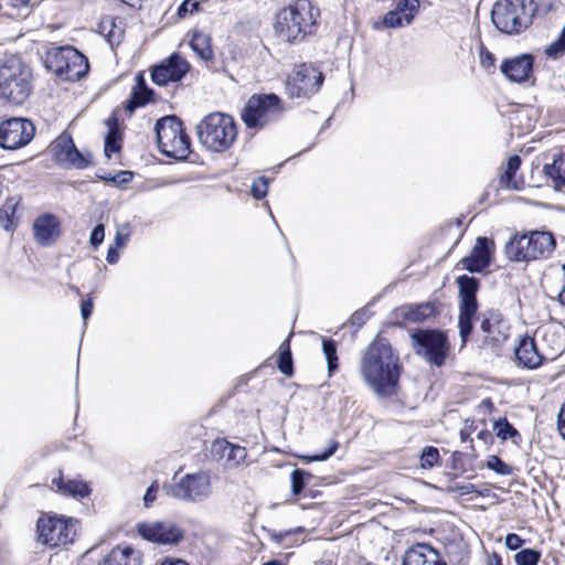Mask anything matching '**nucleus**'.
<instances>
[{
    "label": "nucleus",
    "instance_id": "de8ad7c7",
    "mask_svg": "<svg viewBox=\"0 0 565 565\" xmlns=\"http://www.w3.org/2000/svg\"><path fill=\"white\" fill-rule=\"evenodd\" d=\"M338 441L335 440H330L329 443V447L326 451L323 452H320V454H316L311 457H308V460L309 461H323V460H327L329 459L338 449Z\"/></svg>",
    "mask_w": 565,
    "mask_h": 565
},
{
    "label": "nucleus",
    "instance_id": "c756f323",
    "mask_svg": "<svg viewBox=\"0 0 565 565\" xmlns=\"http://www.w3.org/2000/svg\"><path fill=\"white\" fill-rule=\"evenodd\" d=\"M504 252L507 257L512 262H531L533 260L526 233L515 234L505 244Z\"/></svg>",
    "mask_w": 565,
    "mask_h": 565
},
{
    "label": "nucleus",
    "instance_id": "603ef678",
    "mask_svg": "<svg viewBox=\"0 0 565 565\" xmlns=\"http://www.w3.org/2000/svg\"><path fill=\"white\" fill-rule=\"evenodd\" d=\"M158 491H159V483H158V481H153L150 484V487L147 489V491L143 495L145 507L149 508L156 501Z\"/></svg>",
    "mask_w": 565,
    "mask_h": 565
},
{
    "label": "nucleus",
    "instance_id": "37998d69",
    "mask_svg": "<svg viewBox=\"0 0 565 565\" xmlns=\"http://www.w3.org/2000/svg\"><path fill=\"white\" fill-rule=\"evenodd\" d=\"M120 149V137L116 128L110 127L106 138L104 152L106 157L110 158L113 153L118 152Z\"/></svg>",
    "mask_w": 565,
    "mask_h": 565
},
{
    "label": "nucleus",
    "instance_id": "20e7f679",
    "mask_svg": "<svg viewBox=\"0 0 565 565\" xmlns=\"http://www.w3.org/2000/svg\"><path fill=\"white\" fill-rule=\"evenodd\" d=\"M196 134L204 148L212 152H223L235 142L237 128L232 116L212 113L198 124Z\"/></svg>",
    "mask_w": 565,
    "mask_h": 565
},
{
    "label": "nucleus",
    "instance_id": "7c9ffc66",
    "mask_svg": "<svg viewBox=\"0 0 565 565\" xmlns=\"http://www.w3.org/2000/svg\"><path fill=\"white\" fill-rule=\"evenodd\" d=\"M521 166V158L518 154L510 157L502 168L503 171L499 177V183L502 188L520 191L524 185L522 178L516 177V172Z\"/></svg>",
    "mask_w": 565,
    "mask_h": 565
},
{
    "label": "nucleus",
    "instance_id": "c9c22d12",
    "mask_svg": "<svg viewBox=\"0 0 565 565\" xmlns=\"http://www.w3.org/2000/svg\"><path fill=\"white\" fill-rule=\"evenodd\" d=\"M152 94L153 92L147 87L143 76L138 74L136 77V86L127 104V110L132 113L136 108L146 105L151 100Z\"/></svg>",
    "mask_w": 565,
    "mask_h": 565
},
{
    "label": "nucleus",
    "instance_id": "6e6d98bb",
    "mask_svg": "<svg viewBox=\"0 0 565 565\" xmlns=\"http://www.w3.org/2000/svg\"><path fill=\"white\" fill-rule=\"evenodd\" d=\"M134 178L132 172L121 171L111 178V181L117 185H122L130 182Z\"/></svg>",
    "mask_w": 565,
    "mask_h": 565
},
{
    "label": "nucleus",
    "instance_id": "f8f14e48",
    "mask_svg": "<svg viewBox=\"0 0 565 565\" xmlns=\"http://www.w3.org/2000/svg\"><path fill=\"white\" fill-rule=\"evenodd\" d=\"M36 534L38 542L49 547L71 543L75 535L73 519L42 514L36 522Z\"/></svg>",
    "mask_w": 565,
    "mask_h": 565
},
{
    "label": "nucleus",
    "instance_id": "f257e3e1",
    "mask_svg": "<svg viewBox=\"0 0 565 565\" xmlns=\"http://www.w3.org/2000/svg\"><path fill=\"white\" fill-rule=\"evenodd\" d=\"M402 364L387 339L377 335L365 349L360 363L363 382L380 397L397 394Z\"/></svg>",
    "mask_w": 565,
    "mask_h": 565
},
{
    "label": "nucleus",
    "instance_id": "393cba45",
    "mask_svg": "<svg viewBox=\"0 0 565 565\" xmlns=\"http://www.w3.org/2000/svg\"><path fill=\"white\" fill-rule=\"evenodd\" d=\"M540 351L536 338L529 335L521 338L515 348V358L519 365L530 370L541 366L544 359Z\"/></svg>",
    "mask_w": 565,
    "mask_h": 565
},
{
    "label": "nucleus",
    "instance_id": "4468645a",
    "mask_svg": "<svg viewBox=\"0 0 565 565\" xmlns=\"http://www.w3.org/2000/svg\"><path fill=\"white\" fill-rule=\"evenodd\" d=\"M35 134L34 125L25 118H10L0 124V147L15 150L26 146Z\"/></svg>",
    "mask_w": 565,
    "mask_h": 565
},
{
    "label": "nucleus",
    "instance_id": "72a5a7b5",
    "mask_svg": "<svg viewBox=\"0 0 565 565\" xmlns=\"http://www.w3.org/2000/svg\"><path fill=\"white\" fill-rule=\"evenodd\" d=\"M271 541L280 545L284 548H290L296 545H300L305 542L306 531L303 527H296L287 531H267Z\"/></svg>",
    "mask_w": 565,
    "mask_h": 565
},
{
    "label": "nucleus",
    "instance_id": "dca6fc26",
    "mask_svg": "<svg viewBox=\"0 0 565 565\" xmlns=\"http://www.w3.org/2000/svg\"><path fill=\"white\" fill-rule=\"evenodd\" d=\"M137 531L142 539L163 545L178 544L183 539V531L171 521L142 522Z\"/></svg>",
    "mask_w": 565,
    "mask_h": 565
},
{
    "label": "nucleus",
    "instance_id": "f704fd0d",
    "mask_svg": "<svg viewBox=\"0 0 565 565\" xmlns=\"http://www.w3.org/2000/svg\"><path fill=\"white\" fill-rule=\"evenodd\" d=\"M21 199L19 196H9L0 207V226L4 231H13L19 222L17 215Z\"/></svg>",
    "mask_w": 565,
    "mask_h": 565
},
{
    "label": "nucleus",
    "instance_id": "a878e982",
    "mask_svg": "<svg viewBox=\"0 0 565 565\" xmlns=\"http://www.w3.org/2000/svg\"><path fill=\"white\" fill-rule=\"evenodd\" d=\"M212 454L220 460H224L228 469L238 467L247 457L245 447L234 445L226 439L215 440L212 445Z\"/></svg>",
    "mask_w": 565,
    "mask_h": 565
},
{
    "label": "nucleus",
    "instance_id": "e2e57ef3",
    "mask_svg": "<svg viewBox=\"0 0 565 565\" xmlns=\"http://www.w3.org/2000/svg\"><path fill=\"white\" fill-rule=\"evenodd\" d=\"M121 2L129 4L130 7L141 6L143 0H120Z\"/></svg>",
    "mask_w": 565,
    "mask_h": 565
},
{
    "label": "nucleus",
    "instance_id": "3c124183",
    "mask_svg": "<svg viewBox=\"0 0 565 565\" xmlns=\"http://www.w3.org/2000/svg\"><path fill=\"white\" fill-rule=\"evenodd\" d=\"M104 237L105 227L103 224H97L90 233L89 243L93 247H97L103 243Z\"/></svg>",
    "mask_w": 565,
    "mask_h": 565
},
{
    "label": "nucleus",
    "instance_id": "4c0bfd02",
    "mask_svg": "<svg viewBox=\"0 0 565 565\" xmlns=\"http://www.w3.org/2000/svg\"><path fill=\"white\" fill-rule=\"evenodd\" d=\"M322 352L327 360L328 375L332 376L339 367V358L337 353V345L332 339L322 340Z\"/></svg>",
    "mask_w": 565,
    "mask_h": 565
},
{
    "label": "nucleus",
    "instance_id": "a19ab883",
    "mask_svg": "<svg viewBox=\"0 0 565 565\" xmlns=\"http://www.w3.org/2000/svg\"><path fill=\"white\" fill-rule=\"evenodd\" d=\"M541 553L533 548H524L514 555L516 565H537Z\"/></svg>",
    "mask_w": 565,
    "mask_h": 565
},
{
    "label": "nucleus",
    "instance_id": "4be33fe9",
    "mask_svg": "<svg viewBox=\"0 0 565 565\" xmlns=\"http://www.w3.org/2000/svg\"><path fill=\"white\" fill-rule=\"evenodd\" d=\"M58 218L50 213L40 215L33 223V235L42 246L52 245L61 234Z\"/></svg>",
    "mask_w": 565,
    "mask_h": 565
},
{
    "label": "nucleus",
    "instance_id": "c85d7f7f",
    "mask_svg": "<svg viewBox=\"0 0 565 565\" xmlns=\"http://www.w3.org/2000/svg\"><path fill=\"white\" fill-rule=\"evenodd\" d=\"M97 565H141L139 551L126 546L113 548Z\"/></svg>",
    "mask_w": 565,
    "mask_h": 565
},
{
    "label": "nucleus",
    "instance_id": "680f3d73",
    "mask_svg": "<svg viewBox=\"0 0 565 565\" xmlns=\"http://www.w3.org/2000/svg\"><path fill=\"white\" fill-rule=\"evenodd\" d=\"M161 565H189L182 559H166Z\"/></svg>",
    "mask_w": 565,
    "mask_h": 565
},
{
    "label": "nucleus",
    "instance_id": "b1692460",
    "mask_svg": "<svg viewBox=\"0 0 565 565\" xmlns=\"http://www.w3.org/2000/svg\"><path fill=\"white\" fill-rule=\"evenodd\" d=\"M437 312L433 302L403 305L394 310L398 323H420Z\"/></svg>",
    "mask_w": 565,
    "mask_h": 565
},
{
    "label": "nucleus",
    "instance_id": "f3484780",
    "mask_svg": "<svg viewBox=\"0 0 565 565\" xmlns=\"http://www.w3.org/2000/svg\"><path fill=\"white\" fill-rule=\"evenodd\" d=\"M53 151L56 160L77 169H85L89 166V159L76 147L71 135L64 132L53 142Z\"/></svg>",
    "mask_w": 565,
    "mask_h": 565
},
{
    "label": "nucleus",
    "instance_id": "09e8293b",
    "mask_svg": "<svg viewBox=\"0 0 565 565\" xmlns=\"http://www.w3.org/2000/svg\"><path fill=\"white\" fill-rule=\"evenodd\" d=\"M130 236L129 226L125 225L117 230L114 244L116 247H124L127 245Z\"/></svg>",
    "mask_w": 565,
    "mask_h": 565
},
{
    "label": "nucleus",
    "instance_id": "79ce46f5",
    "mask_svg": "<svg viewBox=\"0 0 565 565\" xmlns=\"http://www.w3.org/2000/svg\"><path fill=\"white\" fill-rule=\"evenodd\" d=\"M439 459H440V456H439L438 449L433 446H426L422 450L420 466L424 469H430V468L435 467L436 465H438Z\"/></svg>",
    "mask_w": 565,
    "mask_h": 565
},
{
    "label": "nucleus",
    "instance_id": "bf43d9fd",
    "mask_svg": "<svg viewBox=\"0 0 565 565\" xmlns=\"http://www.w3.org/2000/svg\"><path fill=\"white\" fill-rule=\"evenodd\" d=\"M118 248L113 244L108 247L106 260L111 265L116 264L119 259Z\"/></svg>",
    "mask_w": 565,
    "mask_h": 565
},
{
    "label": "nucleus",
    "instance_id": "473e14b6",
    "mask_svg": "<svg viewBox=\"0 0 565 565\" xmlns=\"http://www.w3.org/2000/svg\"><path fill=\"white\" fill-rule=\"evenodd\" d=\"M53 484L57 488V490L68 497L75 499H83L90 494L92 489L87 482L76 479L64 480L63 477H58L53 479Z\"/></svg>",
    "mask_w": 565,
    "mask_h": 565
},
{
    "label": "nucleus",
    "instance_id": "052dcab7",
    "mask_svg": "<svg viewBox=\"0 0 565 565\" xmlns=\"http://www.w3.org/2000/svg\"><path fill=\"white\" fill-rule=\"evenodd\" d=\"M488 565H502V558L498 553H492L488 557Z\"/></svg>",
    "mask_w": 565,
    "mask_h": 565
},
{
    "label": "nucleus",
    "instance_id": "a18cd8bd",
    "mask_svg": "<svg viewBox=\"0 0 565 565\" xmlns=\"http://www.w3.org/2000/svg\"><path fill=\"white\" fill-rule=\"evenodd\" d=\"M486 467L501 476H509L512 472V468L494 455L488 458Z\"/></svg>",
    "mask_w": 565,
    "mask_h": 565
},
{
    "label": "nucleus",
    "instance_id": "ddd939ff",
    "mask_svg": "<svg viewBox=\"0 0 565 565\" xmlns=\"http://www.w3.org/2000/svg\"><path fill=\"white\" fill-rule=\"evenodd\" d=\"M323 78V74L312 65L301 64L289 75L287 92L290 97L309 98L320 89Z\"/></svg>",
    "mask_w": 565,
    "mask_h": 565
},
{
    "label": "nucleus",
    "instance_id": "2eb2a0df",
    "mask_svg": "<svg viewBox=\"0 0 565 565\" xmlns=\"http://www.w3.org/2000/svg\"><path fill=\"white\" fill-rule=\"evenodd\" d=\"M480 329L483 333V344L492 349L499 348L510 337V323L498 309H489L481 315Z\"/></svg>",
    "mask_w": 565,
    "mask_h": 565
},
{
    "label": "nucleus",
    "instance_id": "ea45409f",
    "mask_svg": "<svg viewBox=\"0 0 565 565\" xmlns=\"http://www.w3.org/2000/svg\"><path fill=\"white\" fill-rule=\"evenodd\" d=\"M278 369L287 376L292 375V358L289 340H285L279 347Z\"/></svg>",
    "mask_w": 565,
    "mask_h": 565
},
{
    "label": "nucleus",
    "instance_id": "8fccbe9b",
    "mask_svg": "<svg viewBox=\"0 0 565 565\" xmlns=\"http://www.w3.org/2000/svg\"><path fill=\"white\" fill-rule=\"evenodd\" d=\"M495 58L494 55L487 51L484 47H481L480 50V64L481 66L488 71L491 72L492 68H494Z\"/></svg>",
    "mask_w": 565,
    "mask_h": 565
},
{
    "label": "nucleus",
    "instance_id": "412c9836",
    "mask_svg": "<svg viewBox=\"0 0 565 565\" xmlns=\"http://www.w3.org/2000/svg\"><path fill=\"white\" fill-rule=\"evenodd\" d=\"M540 352L544 361H554L565 350V340L553 328H543L536 332Z\"/></svg>",
    "mask_w": 565,
    "mask_h": 565
},
{
    "label": "nucleus",
    "instance_id": "0e129e2a",
    "mask_svg": "<svg viewBox=\"0 0 565 565\" xmlns=\"http://www.w3.org/2000/svg\"><path fill=\"white\" fill-rule=\"evenodd\" d=\"M31 0H14L13 6L28 4Z\"/></svg>",
    "mask_w": 565,
    "mask_h": 565
},
{
    "label": "nucleus",
    "instance_id": "338daca9",
    "mask_svg": "<svg viewBox=\"0 0 565 565\" xmlns=\"http://www.w3.org/2000/svg\"><path fill=\"white\" fill-rule=\"evenodd\" d=\"M316 565H332V564L329 562H319V563H316Z\"/></svg>",
    "mask_w": 565,
    "mask_h": 565
},
{
    "label": "nucleus",
    "instance_id": "6ab92c4d",
    "mask_svg": "<svg viewBox=\"0 0 565 565\" xmlns=\"http://www.w3.org/2000/svg\"><path fill=\"white\" fill-rule=\"evenodd\" d=\"M533 65V55L520 54L510 58H505L500 65V71L510 82L522 84L529 82L532 78Z\"/></svg>",
    "mask_w": 565,
    "mask_h": 565
},
{
    "label": "nucleus",
    "instance_id": "58836bf2",
    "mask_svg": "<svg viewBox=\"0 0 565 565\" xmlns=\"http://www.w3.org/2000/svg\"><path fill=\"white\" fill-rule=\"evenodd\" d=\"M493 430L498 438L502 440L511 439L513 443H518L520 433L508 422L507 418H499L493 424Z\"/></svg>",
    "mask_w": 565,
    "mask_h": 565
},
{
    "label": "nucleus",
    "instance_id": "9d476101",
    "mask_svg": "<svg viewBox=\"0 0 565 565\" xmlns=\"http://www.w3.org/2000/svg\"><path fill=\"white\" fill-rule=\"evenodd\" d=\"M412 344L417 355L436 366L445 363L449 342L447 335L439 330L418 329L411 334Z\"/></svg>",
    "mask_w": 565,
    "mask_h": 565
},
{
    "label": "nucleus",
    "instance_id": "5701e85b",
    "mask_svg": "<svg viewBox=\"0 0 565 565\" xmlns=\"http://www.w3.org/2000/svg\"><path fill=\"white\" fill-rule=\"evenodd\" d=\"M419 9V0H401L394 10L383 18L386 28L396 29L411 24Z\"/></svg>",
    "mask_w": 565,
    "mask_h": 565
},
{
    "label": "nucleus",
    "instance_id": "774afa93",
    "mask_svg": "<svg viewBox=\"0 0 565 565\" xmlns=\"http://www.w3.org/2000/svg\"><path fill=\"white\" fill-rule=\"evenodd\" d=\"M72 289L75 290L76 292H78V288L72 287Z\"/></svg>",
    "mask_w": 565,
    "mask_h": 565
},
{
    "label": "nucleus",
    "instance_id": "4d7b16f0",
    "mask_svg": "<svg viewBox=\"0 0 565 565\" xmlns=\"http://www.w3.org/2000/svg\"><path fill=\"white\" fill-rule=\"evenodd\" d=\"M557 428H558L561 436L565 439V401L558 412Z\"/></svg>",
    "mask_w": 565,
    "mask_h": 565
},
{
    "label": "nucleus",
    "instance_id": "f03ea898",
    "mask_svg": "<svg viewBox=\"0 0 565 565\" xmlns=\"http://www.w3.org/2000/svg\"><path fill=\"white\" fill-rule=\"evenodd\" d=\"M319 14L310 0H296L277 13L275 32L284 42L299 43L316 32Z\"/></svg>",
    "mask_w": 565,
    "mask_h": 565
},
{
    "label": "nucleus",
    "instance_id": "cd10ccee",
    "mask_svg": "<svg viewBox=\"0 0 565 565\" xmlns=\"http://www.w3.org/2000/svg\"><path fill=\"white\" fill-rule=\"evenodd\" d=\"M533 260L548 258L556 247L552 233L544 231H532L526 233Z\"/></svg>",
    "mask_w": 565,
    "mask_h": 565
},
{
    "label": "nucleus",
    "instance_id": "0eeeda50",
    "mask_svg": "<svg viewBox=\"0 0 565 565\" xmlns=\"http://www.w3.org/2000/svg\"><path fill=\"white\" fill-rule=\"evenodd\" d=\"M47 67L60 78L76 82L88 72L87 58L73 46L55 47L47 52Z\"/></svg>",
    "mask_w": 565,
    "mask_h": 565
},
{
    "label": "nucleus",
    "instance_id": "864d4df0",
    "mask_svg": "<svg viewBox=\"0 0 565 565\" xmlns=\"http://www.w3.org/2000/svg\"><path fill=\"white\" fill-rule=\"evenodd\" d=\"M524 543V540H522L518 534L510 533L505 536L504 544L505 546L511 550L515 551L521 547V545Z\"/></svg>",
    "mask_w": 565,
    "mask_h": 565
},
{
    "label": "nucleus",
    "instance_id": "2f4dec72",
    "mask_svg": "<svg viewBox=\"0 0 565 565\" xmlns=\"http://www.w3.org/2000/svg\"><path fill=\"white\" fill-rule=\"evenodd\" d=\"M544 175L552 182L556 190L565 185V154L557 152L552 156V161L543 168Z\"/></svg>",
    "mask_w": 565,
    "mask_h": 565
},
{
    "label": "nucleus",
    "instance_id": "13d9d810",
    "mask_svg": "<svg viewBox=\"0 0 565 565\" xmlns=\"http://www.w3.org/2000/svg\"><path fill=\"white\" fill-rule=\"evenodd\" d=\"M93 312V300L89 298L84 300L81 305V315L84 320H87Z\"/></svg>",
    "mask_w": 565,
    "mask_h": 565
},
{
    "label": "nucleus",
    "instance_id": "69168bd1",
    "mask_svg": "<svg viewBox=\"0 0 565 565\" xmlns=\"http://www.w3.org/2000/svg\"><path fill=\"white\" fill-rule=\"evenodd\" d=\"M482 403L486 405V407H490V408L493 407V404L490 399H484Z\"/></svg>",
    "mask_w": 565,
    "mask_h": 565
},
{
    "label": "nucleus",
    "instance_id": "6e6552de",
    "mask_svg": "<svg viewBox=\"0 0 565 565\" xmlns=\"http://www.w3.org/2000/svg\"><path fill=\"white\" fill-rule=\"evenodd\" d=\"M167 494L186 503H200L212 494L211 475L209 471L185 473L167 488Z\"/></svg>",
    "mask_w": 565,
    "mask_h": 565
},
{
    "label": "nucleus",
    "instance_id": "423d86ee",
    "mask_svg": "<svg viewBox=\"0 0 565 565\" xmlns=\"http://www.w3.org/2000/svg\"><path fill=\"white\" fill-rule=\"evenodd\" d=\"M156 135L160 151L173 159H186L190 153V138L182 121L175 116L160 118L156 124Z\"/></svg>",
    "mask_w": 565,
    "mask_h": 565
},
{
    "label": "nucleus",
    "instance_id": "1a4fd4ad",
    "mask_svg": "<svg viewBox=\"0 0 565 565\" xmlns=\"http://www.w3.org/2000/svg\"><path fill=\"white\" fill-rule=\"evenodd\" d=\"M281 113L282 107L277 95H253L242 111V119L248 128H263L278 119Z\"/></svg>",
    "mask_w": 565,
    "mask_h": 565
},
{
    "label": "nucleus",
    "instance_id": "c03bdc74",
    "mask_svg": "<svg viewBox=\"0 0 565 565\" xmlns=\"http://www.w3.org/2000/svg\"><path fill=\"white\" fill-rule=\"evenodd\" d=\"M291 490L295 495L301 493L306 484V479L311 478V475L302 469H295L291 472Z\"/></svg>",
    "mask_w": 565,
    "mask_h": 565
},
{
    "label": "nucleus",
    "instance_id": "5fc2aeb1",
    "mask_svg": "<svg viewBox=\"0 0 565 565\" xmlns=\"http://www.w3.org/2000/svg\"><path fill=\"white\" fill-rule=\"evenodd\" d=\"M199 1L198 0H184L182 4L178 9V14L180 17H184L188 12H193L198 10Z\"/></svg>",
    "mask_w": 565,
    "mask_h": 565
},
{
    "label": "nucleus",
    "instance_id": "39448f33",
    "mask_svg": "<svg viewBox=\"0 0 565 565\" xmlns=\"http://www.w3.org/2000/svg\"><path fill=\"white\" fill-rule=\"evenodd\" d=\"M535 10L533 0H498L491 20L502 33L519 34L531 25Z\"/></svg>",
    "mask_w": 565,
    "mask_h": 565
},
{
    "label": "nucleus",
    "instance_id": "e433bc0d",
    "mask_svg": "<svg viewBox=\"0 0 565 565\" xmlns=\"http://www.w3.org/2000/svg\"><path fill=\"white\" fill-rule=\"evenodd\" d=\"M191 49L203 61H209L213 57V50L211 46V39L207 34L195 32L190 41Z\"/></svg>",
    "mask_w": 565,
    "mask_h": 565
},
{
    "label": "nucleus",
    "instance_id": "9b49d317",
    "mask_svg": "<svg viewBox=\"0 0 565 565\" xmlns=\"http://www.w3.org/2000/svg\"><path fill=\"white\" fill-rule=\"evenodd\" d=\"M459 288V317L458 327L462 344H465L473 329V318L478 310L477 291L479 282L475 277L462 275L457 278Z\"/></svg>",
    "mask_w": 565,
    "mask_h": 565
},
{
    "label": "nucleus",
    "instance_id": "49530a36",
    "mask_svg": "<svg viewBox=\"0 0 565 565\" xmlns=\"http://www.w3.org/2000/svg\"><path fill=\"white\" fill-rule=\"evenodd\" d=\"M268 191V180L265 177H259L254 180L250 192L253 198L256 200H262L266 196Z\"/></svg>",
    "mask_w": 565,
    "mask_h": 565
},
{
    "label": "nucleus",
    "instance_id": "aec40b11",
    "mask_svg": "<svg viewBox=\"0 0 565 565\" xmlns=\"http://www.w3.org/2000/svg\"><path fill=\"white\" fill-rule=\"evenodd\" d=\"M402 565H447L439 552L429 544H416L407 548Z\"/></svg>",
    "mask_w": 565,
    "mask_h": 565
},
{
    "label": "nucleus",
    "instance_id": "7ed1b4c3",
    "mask_svg": "<svg viewBox=\"0 0 565 565\" xmlns=\"http://www.w3.org/2000/svg\"><path fill=\"white\" fill-rule=\"evenodd\" d=\"M32 90V72L17 55L0 63V99L7 104H23Z\"/></svg>",
    "mask_w": 565,
    "mask_h": 565
},
{
    "label": "nucleus",
    "instance_id": "a211bd4d",
    "mask_svg": "<svg viewBox=\"0 0 565 565\" xmlns=\"http://www.w3.org/2000/svg\"><path fill=\"white\" fill-rule=\"evenodd\" d=\"M190 64L179 54H172L166 62L157 65L151 74L152 81L166 86L170 82H179L189 72Z\"/></svg>",
    "mask_w": 565,
    "mask_h": 565
},
{
    "label": "nucleus",
    "instance_id": "bb28decb",
    "mask_svg": "<svg viewBox=\"0 0 565 565\" xmlns=\"http://www.w3.org/2000/svg\"><path fill=\"white\" fill-rule=\"evenodd\" d=\"M490 260L491 250L488 238L478 237L470 255L462 259V265L470 273H480L489 266Z\"/></svg>",
    "mask_w": 565,
    "mask_h": 565
}]
</instances>
